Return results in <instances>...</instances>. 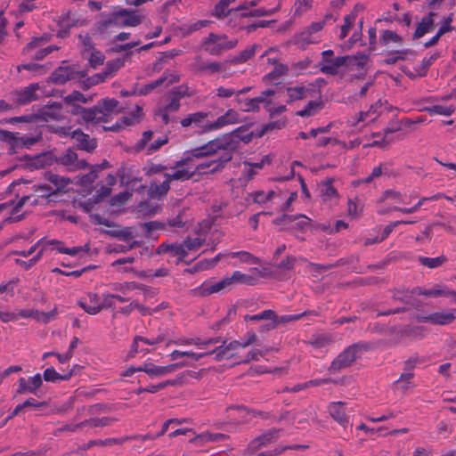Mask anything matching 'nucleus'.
I'll list each match as a JSON object with an SVG mask.
<instances>
[{"instance_id": "1", "label": "nucleus", "mask_w": 456, "mask_h": 456, "mask_svg": "<svg viewBox=\"0 0 456 456\" xmlns=\"http://www.w3.org/2000/svg\"><path fill=\"white\" fill-rule=\"evenodd\" d=\"M248 129V125L240 126L200 146L185 151L181 159L175 162V167L191 165L195 175H212L223 171L232 159L233 152L240 148L241 142L248 143L252 140L253 132Z\"/></svg>"}, {"instance_id": "2", "label": "nucleus", "mask_w": 456, "mask_h": 456, "mask_svg": "<svg viewBox=\"0 0 456 456\" xmlns=\"http://www.w3.org/2000/svg\"><path fill=\"white\" fill-rule=\"evenodd\" d=\"M426 119L422 118H403L400 120H392L384 129V135L381 140H376L372 145L386 147L395 141L403 140L406 134L414 129V125L424 123Z\"/></svg>"}, {"instance_id": "3", "label": "nucleus", "mask_w": 456, "mask_h": 456, "mask_svg": "<svg viewBox=\"0 0 456 456\" xmlns=\"http://www.w3.org/2000/svg\"><path fill=\"white\" fill-rule=\"evenodd\" d=\"M372 348L368 342L359 341L346 347L330 362L328 370L331 374H336L341 370L350 367L362 354Z\"/></svg>"}, {"instance_id": "4", "label": "nucleus", "mask_w": 456, "mask_h": 456, "mask_svg": "<svg viewBox=\"0 0 456 456\" xmlns=\"http://www.w3.org/2000/svg\"><path fill=\"white\" fill-rule=\"evenodd\" d=\"M208 116H189L181 120L183 127L192 126L198 133H207L223 128L229 124L239 121L237 116H219L216 121H209Z\"/></svg>"}, {"instance_id": "5", "label": "nucleus", "mask_w": 456, "mask_h": 456, "mask_svg": "<svg viewBox=\"0 0 456 456\" xmlns=\"http://www.w3.org/2000/svg\"><path fill=\"white\" fill-rule=\"evenodd\" d=\"M277 92L274 89H267L261 93L257 97L248 99L244 104L243 111H258L259 105L263 104L264 108L270 114H281L287 110L286 105L276 104L273 97Z\"/></svg>"}, {"instance_id": "6", "label": "nucleus", "mask_w": 456, "mask_h": 456, "mask_svg": "<svg viewBox=\"0 0 456 456\" xmlns=\"http://www.w3.org/2000/svg\"><path fill=\"white\" fill-rule=\"evenodd\" d=\"M368 59L369 55L363 53H357L355 55L336 57L333 58V65H324L321 68V71L322 73L334 76L338 74V69L342 66H357L358 68L362 69L365 66Z\"/></svg>"}, {"instance_id": "7", "label": "nucleus", "mask_w": 456, "mask_h": 456, "mask_svg": "<svg viewBox=\"0 0 456 456\" xmlns=\"http://www.w3.org/2000/svg\"><path fill=\"white\" fill-rule=\"evenodd\" d=\"M86 122H93L95 125H102V130L119 132L126 126L134 124L133 119L138 118L140 116H122L115 123L110 124V118L111 116H82Z\"/></svg>"}, {"instance_id": "8", "label": "nucleus", "mask_w": 456, "mask_h": 456, "mask_svg": "<svg viewBox=\"0 0 456 456\" xmlns=\"http://www.w3.org/2000/svg\"><path fill=\"white\" fill-rule=\"evenodd\" d=\"M136 12V10L119 9L109 13L107 17L111 27H136L142 23V17Z\"/></svg>"}, {"instance_id": "9", "label": "nucleus", "mask_w": 456, "mask_h": 456, "mask_svg": "<svg viewBox=\"0 0 456 456\" xmlns=\"http://www.w3.org/2000/svg\"><path fill=\"white\" fill-rule=\"evenodd\" d=\"M57 133L61 135L71 134L72 139L76 141L77 146L79 150H83L87 152H93L97 147L95 139L91 138L88 134L83 133L80 129L71 131L70 126H59L57 127Z\"/></svg>"}, {"instance_id": "10", "label": "nucleus", "mask_w": 456, "mask_h": 456, "mask_svg": "<svg viewBox=\"0 0 456 456\" xmlns=\"http://www.w3.org/2000/svg\"><path fill=\"white\" fill-rule=\"evenodd\" d=\"M281 432V429L273 428L267 430L266 432L263 433L262 435L258 436L257 437L254 438L248 444V447L246 449L247 453L254 454L260 448L267 446L272 443H274L279 438Z\"/></svg>"}, {"instance_id": "11", "label": "nucleus", "mask_w": 456, "mask_h": 456, "mask_svg": "<svg viewBox=\"0 0 456 456\" xmlns=\"http://www.w3.org/2000/svg\"><path fill=\"white\" fill-rule=\"evenodd\" d=\"M296 220L297 222L292 226L301 232H306L311 227L312 220L303 214L298 215H287L283 214L273 220V223L277 225H287L291 224Z\"/></svg>"}, {"instance_id": "12", "label": "nucleus", "mask_w": 456, "mask_h": 456, "mask_svg": "<svg viewBox=\"0 0 456 456\" xmlns=\"http://www.w3.org/2000/svg\"><path fill=\"white\" fill-rule=\"evenodd\" d=\"M56 162L60 165L67 167L69 170L71 171L84 169L88 166L85 159H78L76 151L70 148L61 154L57 158Z\"/></svg>"}, {"instance_id": "13", "label": "nucleus", "mask_w": 456, "mask_h": 456, "mask_svg": "<svg viewBox=\"0 0 456 456\" xmlns=\"http://www.w3.org/2000/svg\"><path fill=\"white\" fill-rule=\"evenodd\" d=\"M77 305L87 314L94 315L101 312V297L89 292L77 301Z\"/></svg>"}, {"instance_id": "14", "label": "nucleus", "mask_w": 456, "mask_h": 456, "mask_svg": "<svg viewBox=\"0 0 456 456\" xmlns=\"http://www.w3.org/2000/svg\"><path fill=\"white\" fill-rule=\"evenodd\" d=\"M456 318L455 311H442L423 316L419 320L436 325H446L452 323Z\"/></svg>"}, {"instance_id": "15", "label": "nucleus", "mask_w": 456, "mask_h": 456, "mask_svg": "<svg viewBox=\"0 0 456 456\" xmlns=\"http://www.w3.org/2000/svg\"><path fill=\"white\" fill-rule=\"evenodd\" d=\"M75 66H60L55 69L50 77L53 83L56 85H64L66 82L75 79Z\"/></svg>"}, {"instance_id": "16", "label": "nucleus", "mask_w": 456, "mask_h": 456, "mask_svg": "<svg viewBox=\"0 0 456 456\" xmlns=\"http://www.w3.org/2000/svg\"><path fill=\"white\" fill-rule=\"evenodd\" d=\"M156 252L159 255L168 253L172 256H176L177 264L183 261L187 256V253L185 251L183 243H161L158 247Z\"/></svg>"}, {"instance_id": "17", "label": "nucleus", "mask_w": 456, "mask_h": 456, "mask_svg": "<svg viewBox=\"0 0 456 456\" xmlns=\"http://www.w3.org/2000/svg\"><path fill=\"white\" fill-rule=\"evenodd\" d=\"M175 169L173 173H164V178H167L171 183L173 181L185 182L191 179L195 175L191 165L175 167V164L172 167Z\"/></svg>"}, {"instance_id": "18", "label": "nucleus", "mask_w": 456, "mask_h": 456, "mask_svg": "<svg viewBox=\"0 0 456 456\" xmlns=\"http://www.w3.org/2000/svg\"><path fill=\"white\" fill-rule=\"evenodd\" d=\"M345 404V403L339 401L332 402L328 406L330 417L344 428H346L349 423L348 417L346 416L344 409Z\"/></svg>"}, {"instance_id": "19", "label": "nucleus", "mask_w": 456, "mask_h": 456, "mask_svg": "<svg viewBox=\"0 0 456 456\" xmlns=\"http://www.w3.org/2000/svg\"><path fill=\"white\" fill-rule=\"evenodd\" d=\"M436 16L435 12H429L427 16L423 17L421 21L418 24L413 35L412 39L416 40L422 37L425 34L431 31L434 27V17Z\"/></svg>"}, {"instance_id": "20", "label": "nucleus", "mask_w": 456, "mask_h": 456, "mask_svg": "<svg viewBox=\"0 0 456 456\" xmlns=\"http://www.w3.org/2000/svg\"><path fill=\"white\" fill-rule=\"evenodd\" d=\"M110 234L127 243L128 249H132L135 247L140 246V242L134 240V235L133 233L132 228L130 227H125L120 230L111 231L110 232Z\"/></svg>"}, {"instance_id": "21", "label": "nucleus", "mask_w": 456, "mask_h": 456, "mask_svg": "<svg viewBox=\"0 0 456 456\" xmlns=\"http://www.w3.org/2000/svg\"><path fill=\"white\" fill-rule=\"evenodd\" d=\"M48 244L55 246V249L59 253L67 254L69 256H77L80 252H84L85 254H87L89 251V248L87 245L82 246H76L72 248H67L63 245V242L58 240H49L47 241Z\"/></svg>"}, {"instance_id": "22", "label": "nucleus", "mask_w": 456, "mask_h": 456, "mask_svg": "<svg viewBox=\"0 0 456 456\" xmlns=\"http://www.w3.org/2000/svg\"><path fill=\"white\" fill-rule=\"evenodd\" d=\"M232 285V279L230 277H225L221 281L214 283H206L202 287V295L208 296L214 293H217L222 290L230 289Z\"/></svg>"}, {"instance_id": "23", "label": "nucleus", "mask_w": 456, "mask_h": 456, "mask_svg": "<svg viewBox=\"0 0 456 456\" xmlns=\"http://www.w3.org/2000/svg\"><path fill=\"white\" fill-rule=\"evenodd\" d=\"M73 377L72 371L59 373L53 367H48L44 370L43 379L46 382L58 383L69 380Z\"/></svg>"}, {"instance_id": "24", "label": "nucleus", "mask_w": 456, "mask_h": 456, "mask_svg": "<svg viewBox=\"0 0 456 456\" xmlns=\"http://www.w3.org/2000/svg\"><path fill=\"white\" fill-rule=\"evenodd\" d=\"M170 190V183L167 178L161 183L151 182L148 189V195L152 199H161L166 196Z\"/></svg>"}, {"instance_id": "25", "label": "nucleus", "mask_w": 456, "mask_h": 456, "mask_svg": "<svg viewBox=\"0 0 456 456\" xmlns=\"http://www.w3.org/2000/svg\"><path fill=\"white\" fill-rule=\"evenodd\" d=\"M133 54V52L126 53L124 57L122 58H116L114 60L109 61L106 63V68L102 72V75L106 77H113L115 73L120 69L122 67L125 66L126 59L127 57H130Z\"/></svg>"}, {"instance_id": "26", "label": "nucleus", "mask_w": 456, "mask_h": 456, "mask_svg": "<svg viewBox=\"0 0 456 456\" xmlns=\"http://www.w3.org/2000/svg\"><path fill=\"white\" fill-rule=\"evenodd\" d=\"M46 116H13L9 118H4V120H0V123H8L12 125L19 126L20 128L23 126H28L33 124L37 119H42L45 121H48L45 118Z\"/></svg>"}, {"instance_id": "27", "label": "nucleus", "mask_w": 456, "mask_h": 456, "mask_svg": "<svg viewBox=\"0 0 456 456\" xmlns=\"http://www.w3.org/2000/svg\"><path fill=\"white\" fill-rule=\"evenodd\" d=\"M392 299L403 304V306L408 307V310L410 307H414L417 301L408 289H395L393 292Z\"/></svg>"}, {"instance_id": "28", "label": "nucleus", "mask_w": 456, "mask_h": 456, "mask_svg": "<svg viewBox=\"0 0 456 456\" xmlns=\"http://www.w3.org/2000/svg\"><path fill=\"white\" fill-rule=\"evenodd\" d=\"M324 25L325 20L312 22L305 31L301 32L298 37V42L302 43V45H309L314 43V41L311 39L312 34L322 30Z\"/></svg>"}, {"instance_id": "29", "label": "nucleus", "mask_w": 456, "mask_h": 456, "mask_svg": "<svg viewBox=\"0 0 456 456\" xmlns=\"http://www.w3.org/2000/svg\"><path fill=\"white\" fill-rule=\"evenodd\" d=\"M288 100L287 102L290 103L295 101L311 98V92L308 86H295L287 88Z\"/></svg>"}, {"instance_id": "30", "label": "nucleus", "mask_w": 456, "mask_h": 456, "mask_svg": "<svg viewBox=\"0 0 456 456\" xmlns=\"http://www.w3.org/2000/svg\"><path fill=\"white\" fill-rule=\"evenodd\" d=\"M45 180L53 183V190L55 193H57L61 190H63L70 182L69 178L60 176L59 175L53 173L51 171L45 173Z\"/></svg>"}, {"instance_id": "31", "label": "nucleus", "mask_w": 456, "mask_h": 456, "mask_svg": "<svg viewBox=\"0 0 456 456\" xmlns=\"http://www.w3.org/2000/svg\"><path fill=\"white\" fill-rule=\"evenodd\" d=\"M308 343L314 348H322L333 343V338L329 333H316L311 336Z\"/></svg>"}, {"instance_id": "32", "label": "nucleus", "mask_w": 456, "mask_h": 456, "mask_svg": "<svg viewBox=\"0 0 456 456\" xmlns=\"http://www.w3.org/2000/svg\"><path fill=\"white\" fill-rule=\"evenodd\" d=\"M333 179L328 178L321 183V195L323 200H330L338 198V192L332 184Z\"/></svg>"}, {"instance_id": "33", "label": "nucleus", "mask_w": 456, "mask_h": 456, "mask_svg": "<svg viewBox=\"0 0 456 456\" xmlns=\"http://www.w3.org/2000/svg\"><path fill=\"white\" fill-rule=\"evenodd\" d=\"M36 86L30 85L20 92L16 94V102L19 104H27L37 98L36 96Z\"/></svg>"}, {"instance_id": "34", "label": "nucleus", "mask_w": 456, "mask_h": 456, "mask_svg": "<svg viewBox=\"0 0 456 456\" xmlns=\"http://www.w3.org/2000/svg\"><path fill=\"white\" fill-rule=\"evenodd\" d=\"M271 348L265 349H253L250 350L243 359H240L236 362V364H248L252 361H259L260 358L265 357L269 352Z\"/></svg>"}, {"instance_id": "35", "label": "nucleus", "mask_w": 456, "mask_h": 456, "mask_svg": "<svg viewBox=\"0 0 456 456\" xmlns=\"http://www.w3.org/2000/svg\"><path fill=\"white\" fill-rule=\"evenodd\" d=\"M188 377L197 379L199 377V373L193 370H186L178 375L175 379H167L161 382V385L163 386V389L167 386H182L184 383L186 378Z\"/></svg>"}, {"instance_id": "36", "label": "nucleus", "mask_w": 456, "mask_h": 456, "mask_svg": "<svg viewBox=\"0 0 456 456\" xmlns=\"http://www.w3.org/2000/svg\"><path fill=\"white\" fill-rule=\"evenodd\" d=\"M110 28L111 24L107 17L94 23V28L92 29V33L94 36L99 35L102 38H104L105 36L109 35L111 32Z\"/></svg>"}, {"instance_id": "37", "label": "nucleus", "mask_w": 456, "mask_h": 456, "mask_svg": "<svg viewBox=\"0 0 456 456\" xmlns=\"http://www.w3.org/2000/svg\"><path fill=\"white\" fill-rule=\"evenodd\" d=\"M153 131H144L142 134V137L133 145V151L136 153L141 152L143 150L147 151V147L150 144V142L153 139Z\"/></svg>"}, {"instance_id": "38", "label": "nucleus", "mask_w": 456, "mask_h": 456, "mask_svg": "<svg viewBox=\"0 0 456 456\" xmlns=\"http://www.w3.org/2000/svg\"><path fill=\"white\" fill-rule=\"evenodd\" d=\"M418 261L420 265L434 269L443 265L447 261V258L444 255L436 257L419 256Z\"/></svg>"}, {"instance_id": "39", "label": "nucleus", "mask_w": 456, "mask_h": 456, "mask_svg": "<svg viewBox=\"0 0 456 456\" xmlns=\"http://www.w3.org/2000/svg\"><path fill=\"white\" fill-rule=\"evenodd\" d=\"M306 106L297 110L295 114H311L312 111H320L324 107V102L322 99V96L320 98H311Z\"/></svg>"}, {"instance_id": "40", "label": "nucleus", "mask_w": 456, "mask_h": 456, "mask_svg": "<svg viewBox=\"0 0 456 456\" xmlns=\"http://www.w3.org/2000/svg\"><path fill=\"white\" fill-rule=\"evenodd\" d=\"M289 67L285 64L280 63L274 66L273 69L263 77L264 82H269L279 78L283 75H287Z\"/></svg>"}, {"instance_id": "41", "label": "nucleus", "mask_w": 456, "mask_h": 456, "mask_svg": "<svg viewBox=\"0 0 456 456\" xmlns=\"http://www.w3.org/2000/svg\"><path fill=\"white\" fill-rule=\"evenodd\" d=\"M388 173V167L387 163H380L379 166L374 167L369 175L362 180V183H370L374 179L379 178L382 175Z\"/></svg>"}, {"instance_id": "42", "label": "nucleus", "mask_w": 456, "mask_h": 456, "mask_svg": "<svg viewBox=\"0 0 456 456\" xmlns=\"http://www.w3.org/2000/svg\"><path fill=\"white\" fill-rule=\"evenodd\" d=\"M413 378V372H403L399 379L395 381V384H397L399 389H401L403 392H406L408 389L414 387L412 384Z\"/></svg>"}, {"instance_id": "43", "label": "nucleus", "mask_w": 456, "mask_h": 456, "mask_svg": "<svg viewBox=\"0 0 456 456\" xmlns=\"http://www.w3.org/2000/svg\"><path fill=\"white\" fill-rule=\"evenodd\" d=\"M230 278L232 279V283L238 282L249 286H253L256 283V279L255 277L242 273L240 271H234Z\"/></svg>"}, {"instance_id": "44", "label": "nucleus", "mask_w": 456, "mask_h": 456, "mask_svg": "<svg viewBox=\"0 0 456 456\" xmlns=\"http://www.w3.org/2000/svg\"><path fill=\"white\" fill-rule=\"evenodd\" d=\"M203 354H206L207 355L214 354V359L216 362H220L224 359H232L235 357V354H228L226 350L224 349V346L221 344L218 346H216L213 350L208 352H204Z\"/></svg>"}, {"instance_id": "45", "label": "nucleus", "mask_w": 456, "mask_h": 456, "mask_svg": "<svg viewBox=\"0 0 456 456\" xmlns=\"http://www.w3.org/2000/svg\"><path fill=\"white\" fill-rule=\"evenodd\" d=\"M256 47V45H252L247 47L242 52H240L237 56H235L232 59V62L234 64L246 62L255 55Z\"/></svg>"}, {"instance_id": "46", "label": "nucleus", "mask_w": 456, "mask_h": 456, "mask_svg": "<svg viewBox=\"0 0 456 456\" xmlns=\"http://www.w3.org/2000/svg\"><path fill=\"white\" fill-rule=\"evenodd\" d=\"M188 356L191 358L193 361H199L200 359L206 356V354L203 353H195L192 351H180V350H174L170 354V360L175 361L181 357Z\"/></svg>"}, {"instance_id": "47", "label": "nucleus", "mask_w": 456, "mask_h": 456, "mask_svg": "<svg viewBox=\"0 0 456 456\" xmlns=\"http://www.w3.org/2000/svg\"><path fill=\"white\" fill-rule=\"evenodd\" d=\"M100 170L99 166H92L90 168V171L83 175L80 178L78 183L83 186H90L93 184V183L95 181V179L98 176V171Z\"/></svg>"}, {"instance_id": "48", "label": "nucleus", "mask_w": 456, "mask_h": 456, "mask_svg": "<svg viewBox=\"0 0 456 456\" xmlns=\"http://www.w3.org/2000/svg\"><path fill=\"white\" fill-rule=\"evenodd\" d=\"M440 57L438 53L431 54L429 57H425L422 61L420 68L416 69L419 77H425L429 67Z\"/></svg>"}, {"instance_id": "49", "label": "nucleus", "mask_w": 456, "mask_h": 456, "mask_svg": "<svg viewBox=\"0 0 456 456\" xmlns=\"http://www.w3.org/2000/svg\"><path fill=\"white\" fill-rule=\"evenodd\" d=\"M227 256L232 258H239L240 263L256 264L258 262V258L248 251L229 252Z\"/></svg>"}, {"instance_id": "50", "label": "nucleus", "mask_w": 456, "mask_h": 456, "mask_svg": "<svg viewBox=\"0 0 456 456\" xmlns=\"http://www.w3.org/2000/svg\"><path fill=\"white\" fill-rule=\"evenodd\" d=\"M229 4L225 0H220L216 5L214 10V15L218 19H224L227 17L233 9H228Z\"/></svg>"}, {"instance_id": "51", "label": "nucleus", "mask_w": 456, "mask_h": 456, "mask_svg": "<svg viewBox=\"0 0 456 456\" xmlns=\"http://www.w3.org/2000/svg\"><path fill=\"white\" fill-rule=\"evenodd\" d=\"M205 240L200 237L191 238L187 237L183 241L185 251L188 254L190 251H195L199 249L203 244Z\"/></svg>"}, {"instance_id": "52", "label": "nucleus", "mask_w": 456, "mask_h": 456, "mask_svg": "<svg viewBox=\"0 0 456 456\" xmlns=\"http://www.w3.org/2000/svg\"><path fill=\"white\" fill-rule=\"evenodd\" d=\"M275 318V312L272 309H266L262 311L259 314L249 315L247 314L244 316V320L247 321H260V320H270Z\"/></svg>"}, {"instance_id": "53", "label": "nucleus", "mask_w": 456, "mask_h": 456, "mask_svg": "<svg viewBox=\"0 0 456 456\" xmlns=\"http://www.w3.org/2000/svg\"><path fill=\"white\" fill-rule=\"evenodd\" d=\"M419 111L426 110L430 114H452L455 109L452 106L443 107L441 105L426 106L419 110Z\"/></svg>"}, {"instance_id": "54", "label": "nucleus", "mask_w": 456, "mask_h": 456, "mask_svg": "<svg viewBox=\"0 0 456 456\" xmlns=\"http://www.w3.org/2000/svg\"><path fill=\"white\" fill-rule=\"evenodd\" d=\"M356 15L354 12H351L349 14L346 15L345 18H344V25L341 27V30H340V38L343 39L345 38L351 27L353 26L354 22L355 21V19H356Z\"/></svg>"}, {"instance_id": "55", "label": "nucleus", "mask_w": 456, "mask_h": 456, "mask_svg": "<svg viewBox=\"0 0 456 456\" xmlns=\"http://www.w3.org/2000/svg\"><path fill=\"white\" fill-rule=\"evenodd\" d=\"M379 40L381 45H387L390 41L401 43L403 38L395 31L386 29L383 31Z\"/></svg>"}, {"instance_id": "56", "label": "nucleus", "mask_w": 456, "mask_h": 456, "mask_svg": "<svg viewBox=\"0 0 456 456\" xmlns=\"http://www.w3.org/2000/svg\"><path fill=\"white\" fill-rule=\"evenodd\" d=\"M147 236H151V232L156 230H166V224L159 221H150L141 224Z\"/></svg>"}, {"instance_id": "57", "label": "nucleus", "mask_w": 456, "mask_h": 456, "mask_svg": "<svg viewBox=\"0 0 456 456\" xmlns=\"http://www.w3.org/2000/svg\"><path fill=\"white\" fill-rule=\"evenodd\" d=\"M111 422V419L108 417H102V418H91L88 419H85L82 421V424L84 427H91V428H96V427H104L110 425Z\"/></svg>"}, {"instance_id": "58", "label": "nucleus", "mask_w": 456, "mask_h": 456, "mask_svg": "<svg viewBox=\"0 0 456 456\" xmlns=\"http://www.w3.org/2000/svg\"><path fill=\"white\" fill-rule=\"evenodd\" d=\"M326 85L323 78H317L314 83H310L307 86L311 92V98H320L322 95V87Z\"/></svg>"}, {"instance_id": "59", "label": "nucleus", "mask_w": 456, "mask_h": 456, "mask_svg": "<svg viewBox=\"0 0 456 456\" xmlns=\"http://www.w3.org/2000/svg\"><path fill=\"white\" fill-rule=\"evenodd\" d=\"M102 114L112 112L118 105V102L113 98H104L99 101Z\"/></svg>"}, {"instance_id": "60", "label": "nucleus", "mask_w": 456, "mask_h": 456, "mask_svg": "<svg viewBox=\"0 0 456 456\" xmlns=\"http://www.w3.org/2000/svg\"><path fill=\"white\" fill-rule=\"evenodd\" d=\"M167 79V77L166 76H162L160 77L159 78H158L157 80L150 83V84H146L144 85L139 91V94L140 95H146L148 94H150L152 90H154L155 88H157L158 86L163 85Z\"/></svg>"}, {"instance_id": "61", "label": "nucleus", "mask_w": 456, "mask_h": 456, "mask_svg": "<svg viewBox=\"0 0 456 456\" xmlns=\"http://www.w3.org/2000/svg\"><path fill=\"white\" fill-rule=\"evenodd\" d=\"M71 114H102L100 102L91 108H84L80 105H74Z\"/></svg>"}, {"instance_id": "62", "label": "nucleus", "mask_w": 456, "mask_h": 456, "mask_svg": "<svg viewBox=\"0 0 456 456\" xmlns=\"http://www.w3.org/2000/svg\"><path fill=\"white\" fill-rule=\"evenodd\" d=\"M88 61L91 68L96 69L98 66L104 63L105 55L100 50L95 49L91 52V56Z\"/></svg>"}, {"instance_id": "63", "label": "nucleus", "mask_w": 456, "mask_h": 456, "mask_svg": "<svg viewBox=\"0 0 456 456\" xmlns=\"http://www.w3.org/2000/svg\"><path fill=\"white\" fill-rule=\"evenodd\" d=\"M168 137L167 136H161L157 139H155L152 142H151L147 147V154L151 155L158 151L163 145L167 143Z\"/></svg>"}, {"instance_id": "64", "label": "nucleus", "mask_w": 456, "mask_h": 456, "mask_svg": "<svg viewBox=\"0 0 456 456\" xmlns=\"http://www.w3.org/2000/svg\"><path fill=\"white\" fill-rule=\"evenodd\" d=\"M78 40L80 41L83 52H92L95 50V45L92 40V37L89 34H79L77 36Z\"/></svg>"}]
</instances>
